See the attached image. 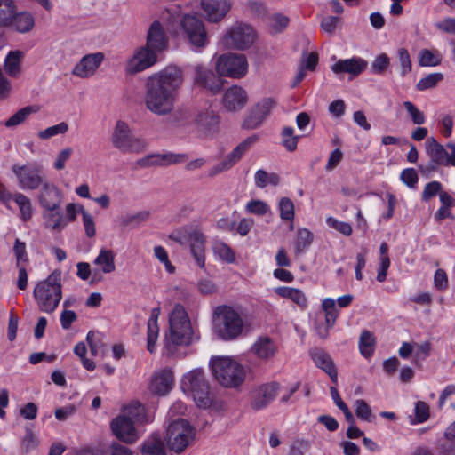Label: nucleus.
Returning <instances> with one entry per match:
<instances>
[{"mask_svg":"<svg viewBox=\"0 0 455 455\" xmlns=\"http://www.w3.org/2000/svg\"><path fill=\"white\" fill-rule=\"evenodd\" d=\"M183 81L182 69L174 65H169L151 75L145 84L144 101L147 109L157 116L171 114Z\"/></svg>","mask_w":455,"mask_h":455,"instance_id":"obj_1","label":"nucleus"},{"mask_svg":"<svg viewBox=\"0 0 455 455\" xmlns=\"http://www.w3.org/2000/svg\"><path fill=\"white\" fill-rule=\"evenodd\" d=\"M194 339V332L188 315L180 304L175 305L169 315V332L164 338V346L169 354L175 352L177 346H188Z\"/></svg>","mask_w":455,"mask_h":455,"instance_id":"obj_2","label":"nucleus"},{"mask_svg":"<svg viewBox=\"0 0 455 455\" xmlns=\"http://www.w3.org/2000/svg\"><path fill=\"white\" fill-rule=\"evenodd\" d=\"M40 311L52 313L62 298L61 272L54 270L45 280L39 282L33 292Z\"/></svg>","mask_w":455,"mask_h":455,"instance_id":"obj_3","label":"nucleus"},{"mask_svg":"<svg viewBox=\"0 0 455 455\" xmlns=\"http://www.w3.org/2000/svg\"><path fill=\"white\" fill-rule=\"evenodd\" d=\"M214 329L224 340L239 337L244 327L241 314L230 306H219L214 310Z\"/></svg>","mask_w":455,"mask_h":455,"instance_id":"obj_4","label":"nucleus"},{"mask_svg":"<svg viewBox=\"0 0 455 455\" xmlns=\"http://www.w3.org/2000/svg\"><path fill=\"white\" fill-rule=\"evenodd\" d=\"M210 366L214 378L226 387H238L245 379V371L243 365L230 357L212 358Z\"/></svg>","mask_w":455,"mask_h":455,"instance_id":"obj_5","label":"nucleus"},{"mask_svg":"<svg viewBox=\"0 0 455 455\" xmlns=\"http://www.w3.org/2000/svg\"><path fill=\"white\" fill-rule=\"evenodd\" d=\"M182 390L191 395L200 408L212 405L210 387L202 369H194L186 373L181 380Z\"/></svg>","mask_w":455,"mask_h":455,"instance_id":"obj_6","label":"nucleus"},{"mask_svg":"<svg viewBox=\"0 0 455 455\" xmlns=\"http://www.w3.org/2000/svg\"><path fill=\"white\" fill-rule=\"evenodd\" d=\"M111 142L113 146L124 153H140L146 148L145 141L136 137L127 123L118 120L116 123Z\"/></svg>","mask_w":455,"mask_h":455,"instance_id":"obj_7","label":"nucleus"},{"mask_svg":"<svg viewBox=\"0 0 455 455\" xmlns=\"http://www.w3.org/2000/svg\"><path fill=\"white\" fill-rule=\"evenodd\" d=\"M446 148L451 150V154L434 137L427 139L426 153L430 158L427 166L428 171H435L440 165L455 167V143L449 142Z\"/></svg>","mask_w":455,"mask_h":455,"instance_id":"obj_8","label":"nucleus"},{"mask_svg":"<svg viewBox=\"0 0 455 455\" xmlns=\"http://www.w3.org/2000/svg\"><path fill=\"white\" fill-rule=\"evenodd\" d=\"M194 436V428L183 419L172 422L166 430L168 445L177 453L183 451L190 444Z\"/></svg>","mask_w":455,"mask_h":455,"instance_id":"obj_9","label":"nucleus"},{"mask_svg":"<svg viewBox=\"0 0 455 455\" xmlns=\"http://www.w3.org/2000/svg\"><path fill=\"white\" fill-rule=\"evenodd\" d=\"M216 70L221 76L243 77L248 71L247 59L241 53L222 54L216 61Z\"/></svg>","mask_w":455,"mask_h":455,"instance_id":"obj_10","label":"nucleus"},{"mask_svg":"<svg viewBox=\"0 0 455 455\" xmlns=\"http://www.w3.org/2000/svg\"><path fill=\"white\" fill-rule=\"evenodd\" d=\"M12 171L17 178L19 188L22 190H36L45 182L43 179L42 167L37 164H14Z\"/></svg>","mask_w":455,"mask_h":455,"instance_id":"obj_11","label":"nucleus"},{"mask_svg":"<svg viewBox=\"0 0 455 455\" xmlns=\"http://www.w3.org/2000/svg\"><path fill=\"white\" fill-rule=\"evenodd\" d=\"M259 140L257 134L251 135L240 142L222 161L215 164L209 171V175L213 177L219 173L230 170L250 148Z\"/></svg>","mask_w":455,"mask_h":455,"instance_id":"obj_12","label":"nucleus"},{"mask_svg":"<svg viewBox=\"0 0 455 455\" xmlns=\"http://www.w3.org/2000/svg\"><path fill=\"white\" fill-rule=\"evenodd\" d=\"M254 38V30L250 25L235 23L224 36L223 44L227 47L245 50L253 44Z\"/></svg>","mask_w":455,"mask_h":455,"instance_id":"obj_13","label":"nucleus"},{"mask_svg":"<svg viewBox=\"0 0 455 455\" xmlns=\"http://www.w3.org/2000/svg\"><path fill=\"white\" fill-rule=\"evenodd\" d=\"M180 26L192 45L197 48L207 45L208 36L201 19L196 15L186 14L180 20Z\"/></svg>","mask_w":455,"mask_h":455,"instance_id":"obj_14","label":"nucleus"},{"mask_svg":"<svg viewBox=\"0 0 455 455\" xmlns=\"http://www.w3.org/2000/svg\"><path fill=\"white\" fill-rule=\"evenodd\" d=\"M275 103L274 98L267 97L262 99L249 110L242 127L246 130H253L259 127L270 114Z\"/></svg>","mask_w":455,"mask_h":455,"instance_id":"obj_15","label":"nucleus"},{"mask_svg":"<svg viewBox=\"0 0 455 455\" xmlns=\"http://www.w3.org/2000/svg\"><path fill=\"white\" fill-rule=\"evenodd\" d=\"M170 237L180 244H183L185 242H188L189 243L190 252L197 266L200 268H204L206 238L200 231L194 230L190 232L187 237L174 235H172Z\"/></svg>","mask_w":455,"mask_h":455,"instance_id":"obj_16","label":"nucleus"},{"mask_svg":"<svg viewBox=\"0 0 455 455\" xmlns=\"http://www.w3.org/2000/svg\"><path fill=\"white\" fill-rule=\"evenodd\" d=\"M279 390L280 385L275 381L255 387L251 392V408L254 411L265 409L275 400Z\"/></svg>","mask_w":455,"mask_h":455,"instance_id":"obj_17","label":"nucleus"},{"mask_svg":"<svg viewBox=\"0 0 455 455\" xmlns=\"http://www.w3.org/2000/svg\"><path fill=\"white\" fill-rule=\"evenodd\" d=\"M193 84L195 86L210 92L212 94H217L222 88V80L216 76L212 70L203 64H197L194 67Z\"/></svg>","mask_w":455,"mask_h":455,"instance_id":"obj_18","label":"nucleus"},{"mask_svg":"<svg viewBox=\"0 0 455 455\" xmlns=\"http://www.w3.org/2000/svg\"><path fill=\"white\" fill-rule=\"evenodd\" d=\"M158 52L147 45L140 47L127 63V71L131 74L143 71L157 61Z\"/></svg>","mask_w":455,"mask_h":455,"instance_id":"obj_19","label":"nucleus"},{"mask_svg":"<svg viewBox=\"0 0 455 455\" xmlns=\"http://www.w3.org/2000/svg\"><path fill=\"white\" fill-rule=\"evenodd\" d=\"M110 426L116 438L126 443H132L139 437L134 422L126 416L116 417L111 421Z\"/></svg>","mask_w":455,"mask_h":455,"instance_id":"obj_20","label":"nucleus"},{"mask_svg":"<svg viewBox=\"0 0 455 455\" xmlns=\"http://www.w3.org/2000/svg\"><path fill=\"white\" fill-rule=\"evenodd\" d=\"M62 201L60 189L53 183L45 181L40 189L38 202L47 211H55L60 208Z\"/></svg>","mask_w":455,"mask_h":455,"instance_id":"obj_21","label":"nucleus"},{"mask_svg":"<svg viewBox=\"0 0 455 455\" xmlns=\"http://www.w3.org/2000/svg\"><path fill=\"white\" fill-rule=\"evenodd\" d=\"M232 6L231 0H201V7L210 22L221 20Z\"/></svg>","mask_w":455,"mask_h":455,"instance_id":"obj_22","label":"nucleus"},{"mask_svg":"<svg viewBox=\"0 0 455 455\" xmlns=\"http://www.w3.org/2000/svg\"><path fill=\"white\" fill-rule=\"evenodd\" d=\"M248 101L247 92L241 86L233 85L224 93L222 103L224 108L230 112L243 109Z\"/></svg>","mask_w":455,"mask_h":455,"instance_id":"obj_23","label":"nucleus"},{"mask_svg":"<svg viewBox=\"0 0 455 455\" xmlns=\"http://www.w3.org/2000/svg\"><path fill=\"white\" fill-rule=\"evenodd\" d=\"M103 60L102 52L87 54L74 67L72 73L81 78L90 77L95 73Z\"/></svg>","mask_w":455,"mask_h":455,"instance_id":"obj_24","label":"nucleus"},{"mask_svg":"<svg viewBox=\"0 0 455 455\" xmlns=\"http://www.w3.org/2000/svg\"><path fill=\"white\" fill-rule=\"evenodd\" d=\"M174 376L171 369L165 368L156 372L150 380L149 389L158 395H167L173 387Z\"/></svg>","mask_w":455,"mask_h":455,"instance_id":"obj_25","label":"nucleus"},{"mask_svg":"<svg viewBox=\"0 0 455 455\" xmlns=\"http://www.w3.org/2000/svg\"><path fill=\"white\" fill-rule=\"evenodd\" d=\"M367 66L368 63L365 60L359 57H353L351 59L338 60L331 67V69L337 75L347 73L352 77H355L363 72Z\"/></svg>","mask_w":455,"mask_h":455,"instance_id":"obj_26","label":"nucleus"},{"mask_svg":"<svg viewBox=\"0 0 455 455\" xmlns=\"http://www.w3.org/2000/svg\"><path fill=\"white\" fill-rule=\"evenodd\" d=\"M146 45L158 53L167 48L168 38L158 20H155L150 25L147 33Z\"/></svg>","mask_w":455,"mask_h":455,"instance_id":"obj_27","label":"nucleus"},{"mask_svg":"<svg viewBox=\"0 0 455 455\" xmlns=\"http://www.w3.org/2000/svg\"><path fill=\"white\" fill-rule=\"evenodd\" d=\"M310 356L315 364L326 372L335 384L338 382V371L331 355L321 348H313Z\"/></svg>","mask_w":455,"mask_h":455,"instance_id":"obj_28","label":"nucleus"},{"mask_svg":"<svg viewBox=\"0 0 455 455\" xmlns=\"http://www.w3.org/2000/svg\"><path fill=\"white\" fill-rule=\"evenodd\" d=\"M251 351L259 359L268 361L275 356L277 347L272 339L267 336H260L251 346Z\"/></svg>","mask_w":455,"mask_h":455,"instance_id":"obj_29","label":"nucleus"},{"mask_svg":"<svg viewBox=\"0 0 455 455\" xmlns=\"http://www.w3.org/2000/svg\"><path fill=\"white\" fill-rule=\"evenodd\" d=\"M188 156L186 154H175V153H166V154H157L150 156L147 158H143L139 161V164L141 166H149V165H169L175 164L180 163H184L188 160Z\"/></svg>","mask_w":455,"mask_h":455,"instance_id":"obj_30","label":"nucleus"},{"mask_svg":"<svg viewBox=\"0 0 455 455\" xmlns=\"http://www.w3.org/2000/svg\"><path fill=\"white\" fill-rule=\"evenodd\" d=\"M11 200L14 201L18 205L20 210V218L21 220L26 222L31 220L33 215V206L29 197L20 192H16L13 193Z\"/></svg>","mask_w":455,"mask_h":455,"instance_id":"obj_31","label":"nucleus"},{"mask_svg":"<svg viewBox=\"0 0 455 455\" xmlns=\"http://www.w3.org/2000/svg\"><path fill=\"white\" fill-rule=\"evenodd\" d=\"M35 21L33 16L27 12L13 13L11 20V25L16 31L26 33L31 30L34 27Z\"/></svg>","mask_w":455,"mask_h":455,"instance_id":"obj_32","label":"nucleus"},{"mask_svg":"<svg viewBox=\"0 0 455 455\" xmlns=\"http://www.w3.org/2000/svg\"><path fill=\"white\" fill-rule=\"evenodd\" d=\"M196 124L205 133L213 132L219 124V116L212 110L200 113L196 117Z\"/></svg>","mask_w":455,"mask_h":455,"instance_id":"obj_33","label":"nucleus"},{"mask_svg":"<svg viewBox=\"0 0 455 455\" xmlns=\"http://www.w3.org/2000/svg\"><path fill=\"white\" fill-rule=\"evenodd\" d=\"M94 264L99 266L104 274L114 272L116 269L114 252L111 250L101 249L94 259Z\"/></svg>","mask_w":455,"mask_h":455,"instance_id":"obj_34","label":"nucleus"},{"mask_svg":"<svg viewBox=\"0 0 455 455\" xmlns=\"http://www.w3.org/2000/svg\"><path fill=\"white\" fill-rule=\"evenodd\" d=\"M37 108L35 106H27L20 110H18L15 114H13L11 117L4 122V124L7 128H13L21 124H23L32 114L37 112Z\"/></svg>","mask_w":455,"mask_h":455,"instance_id":"obj_35","label":"nucleus"},{"mask_svg":"<svg viewBox=\"0 0 455 455\" xmlns=\"http://www.w3.org/2000/svg\"><path fill=\"white\" fill-rule=\"evenodd\" d=\"M149 218V212L140 211L133 213H127L120 218L122 228H136Z\"/></svg>","mask_w":455,"mask_h":455,"instance_id":"obj_36","label":"nucleus"},{"mask_svg":"<svg viewBox=\"0 0 455 455\" xmlns=\"http://www.w3.org/2000/svg\"><path fill=\"white\" fill-rule=\"evenodd\" d=\"M23 53L20 51H12L4 61V69L11 76H17L20 71V60Z\"/></svg>","mask_w":455,"mask_h":455,"instance_id":"obj_37","label":"nucleus"},{"mask_svg":"<svg viewBox=\"0 0 455 455\" xmlns=\"http://www.w3.org/2000/svg\"><path fill=\"white\" fill-rule=\"evenodd\" d=\"M375 338L369 331H363L359 339V349L361 355L370 358L374 353Z\"/></svg>","mask_w":455,"mask_h":455,"instance_id":"obj_38","label":"nucleus"},{"mask_svg":"<svg viewBox=\"0 0 455 455\" xmlns=\"http://www.w3.org/2000/svg\"><path fill=\"white\" fill-rule=\"evenodd\" d=\"M254 181L257 188H264L267 185L277 186L280 183V177L277 173H268L259 169L255 173Z\"/></svg>","mask_w":455,"mask_h":455,"instance_id":"obj_39","label":"nucleus"},{"mask_svg":"<svg viewBox=\"0 0 455 455\" xmlns=\"http://www.w3.org/2000/svg\"><path fill=\"white\" fill-rule=\"evenodd\" d=\"M133 422H144L146 420L145 408L139 402H132L124 408V415Z\"/></svg>","mask_w":455,"mask_h":455,"instance_id":"obj_40","label":"nucleus"},{"mask_svg":"<svg viewBox=\"0 0 455 455\" xmlns=\"http://www.w3.org/2000/svg\"><path fill=\"white\" fill-rule=\"evenodd\" d=\"M313 242V234L307 228H300L297 232L295 241V251L297 254L303 252Z\"/></svg>","mask_w":455,"mask_h":455,"instance_id":"obj_41","label":"nucleus"},{"mask_svg":"<svg viewBox=\"0 0 455 455\" xmlns=\"http://www.w3.org/2000/svg\"><path fill=\"white\" fill-rule=\"evenodd\" d=\"M14 12L15 5L12 0H0V26H8Z\"/></svg>","mask_w":455,"mask_h":455,"instance_id":"obj_42","label":"nucleus"},{"mask_svg":"<svg viewBox=\"0 0 455 455\" xmlns=\"http://www.w3.org/2000/svg\"><path fill=\"white\" fill-rule=\"evenodd\" d=\"M50 212L46 216V227L51 230L60 231L66 227L67 221L58 210Z\"/></svg>","mask_w":455,"mask_h":455,"instance_id":"obj_43","label":"nucleus"},{"mask_svg":"<svg viewBox=\"0 0 455 455\" xmlns=\"http://www.w3.org/2000/svg\"><path fill=\"white\" fill-rule=\"evenodd\" d=\"M443 79L442 73H431L421 78L416 84L418 91H426L435 88Z\"/></svg>","mask_w":455,"mask_h":455,"instance_id":"obj_44","label":"nucleus"},{"mask_svg":"<svg viewBox=\"0 0 455 455\" xmlns=\"http://www.w3.org/2000/svg\"><path fill=\"white\" fill-rule=\"evenodd\" d=\"M441 63V58L428 49H422L419 52V65L420 67H435Z\"/></svg>","mask_w":455,"mask_h":455,"instance_id":"obj_45","label":"nucleus"},{"mask_svg":"<svg viewBox=\"0 0 455 455\" xmlns=\"http://www.w3.org/2000/svg\"><path fill=\"white\" fill-rule=\"evenodd\" d=\"M282 144L290 152L297 148V144L299 136L294 135V129L292 127H284L282 131Z\"/></svg>","mask_w":455,"mask_h":455,"instance_id":"obj_46","label":"nucleus"},{"mask_svg":"<svg viewBox=\"0 0 455 455\" xmlns=\"http://www.w3.org/2000/svg\"><path fill=\"white\" fill-rule=\"evenodd\" d=\"M213 252L215 255H217L220 259L228 262V263H233L235 259V254L231 248L222 243V242H217L213 245Z\"/></svg>","mask_w":455,"mask_h":455,"instance_id":"obj_47","label":"nucleus"},{"mask_svg":"<svg viewBox=\"0 0 455 455\" xmlns=\"http://www.w3.org/2000/svg\"><path fill=\"white\" fill-rule=\"evenodd\" d=\"M68 131V124L66 122H60L58 124L50 126L38 132V137L42 140H49L50 138L59 135L65 134Z\"/></svg>","mask_w":455,"mask_h":455,"instance_id":"obj_48","label":"nucleus"},{"mask_svg":"<svg viewBox=\"0 0 455 455\" xmlns=\"http://www.w3.org/2000/svg\"><path fill=\"white\" fill-rule=\"evenodd\" d=\"M355 407L356 416L362 420L371 422L375 419L370 406L364 400H356L355 403Z\"/></svg>","mask_w":455,"mask_h":455,"instance_id":"obj_49","label":"nucleus"},{"mask_svg":"<svg viewBox=\"0 0 455 455\" xmlns=\"http://www.w3.org/2000/svg\"><path fill=\"white\" fill-rule=\"evenodd\" d=\"M280 217L283 220H293L294 204L289 197H282L279 201Z\"/></svg>","mask_w":455,"mask_h":455,"instance_id":"obj_50","label":"nucleus"},{"mask_svg":"<svg viewBox=\"0 0 455 455\" xmlns=\"http://www.w3.org/2000/svg\"><path fill=\"white\" fill-rule=\"evenodd\" d=\"M80 213L82 214V221L86 236L89 238L94 237L96 235V228L93 216L87 212L84 207L80 208Z\"/></svg>","mask_w":455,"mask_h":455,"instance_id":"obj_51","label":"nucleus"},{"mask_svg":"<svg viewBox=\"0 0 455 455\" xmlns=\"http://www.w3.org/2000/svg\"><path fill=\"white\" fill-rule=\"evenodd\" d=\"M13 253L16 259V267H20V265H26L28 262L26 243L21 242L19 238L15 240Z\"/></svg>","mask_w":455,"mask_h":455,"instance_id":"obj_52","label":"nucleus"},{"mask_svg":"<svg viewBox=\"0 0 455 455\" xmlns=\"http://www.w3.org/2000/svg\"><path fill=\"white\" fill-rule=\"evenodd\" d=\"M397 58L401 68V76H405L411 71V60L409 52L405 48H399Z\"/></svg>","mask_w":455,"mask_h":455,"instance_id":"obj_53","label":"nucleus"},{"mask_svg":"<svg viewBox=\"0 0 455 455\" xmlns=\"http://www.w3.org/2000/svg\"><path fill=\"white\" fill-rule=\"evenodd\" d=\"M403 107L411 116L413 124L421 125L425 123L426 117L424 113L419 110L412 102L404 101Z\"/></svg>","mask_w":455,"mask_h":455,"instance_id":"obj_54","label":"nucleus"},{"mask_svg":"<svg viewBox=\"0 0 455 455\" xmlns=\"http://www.w3.org/2000/svg\"><path fill=\"white\" fill-rule=\"evenodd\" d=\"M390 64V59L386 53H381L371 63V71L374 74H383Z\"/></svg>","mask_w":455,"mask_h":455,"instance_id":"obj_55","label":"nucleus"},{"mask_svg":"<svg viewBox=\"0 0 455 455\" xmlns=\"http://www.w3.org/2000/svg\"><path fill=\"white\" fill-rule=\"evenodd\" d=\"M246 211L250 213L263 216L269 212V206L261 200H251L246 204Z\"/></svg>","mask_w":455,"mask_h":455,"instance_id":"obj_56","label":"nucleus"},{"mask_svg":"<svg viewBox=\"0 0 455 455\" xmlns=\"http://www.w3.org/2000/svg\"><path fill=\"white\" fill-rule=\"evenodd\" d=\"M159 327L157 323L148 322V350L154 353L156 343L158 338Z\"/></svg>","mask_w":455,"mask_h":455,"instance_id":"obj_57","label":"nucleus"},{"mask_svg":"<svg viewBox=\"0 0 455 455\" xmlns=\"http://www.w3.org/2000/svg\"><path fill=\"white\" fill-rule=\"evenodd\" d=\"M442 188L443 186L439 181H431L427 183L422 192V200L427 202L435 195H440Z\"/></svg>","mask_w":455,"mask_h":455,"instance_id":"obj_58","label":"nucleus"},{"mask_svg":"<svg viewBox=\"0 0 455 455\" xmlns=\"http://www.w3.org/2000/svg\"><path fill=\"white\" fill-rule=\"evenodd\" d=\"M144 455H166L161 442H147L142 446Z\"/></svg>","mask_w":455,"mask_h":455,"instance_id":"obj_59","label":"nucleus"},{"mask_svg":"<svg viewBox=\"0 0 455 455\" xmlns=\"http://www.w3.org/2000/svg\"><path fill=\"white\" fill-rule=\"evenodd\" d=\"M432 346L428 341L416 344L414 346L415 363H418L419 361H424L429 355Z\"/></svg>","mask_w":455,"mask_h":455,"instance_id":"obj_60","label":"nucleus"},{"mask_svg":"<svg viewBox=\"0 0 455 455\" xmlns=\"http://www.w3.org/2000/svg\"><path fill=\"white\" fill-rule=\"evenodd\" d=\"M326 222L330 227L338 230L339 232H340L341 234H343L347 236H348L352 234V231H353L352 227L347 222L339 221L333 217L327 218Z\"/></svg>","mask_w":455,"mask_h":455,"instance_id":"obj_61","label":"nucleus"},{"mask_svg":"<svg viewBox=\"0 0 455 455\" xmlns=\"http://www.w3.org/2000/svg\"><path fill=\"white\" fill-rule=\"evenodd\" d=\"M339 22L340 18L334 16H327L322 20L321 28L325 33L329 35H333Z\"/></svg>","mask_w":455,"mask_h":455,"instance_id":"obj_62","label":"nucleus"},{"mask_svg":"<svg viewBox=\"0 0 455 455\" xmlns=\"http://www.w3.org/2000/svg\"><path fill=\"white\" fill-rule=\"evenodd\" d=\"M73 153L72 148H65L59 152L54 162V168L56 170H63L66 165V162L68 161Z\"/></svg>","mask_w":455,"mask_h":455,"instance_id":"obj_63","label":"nucleus"},{"mask_svg":"<svg viewBox=\"0 0 455 455\" xmlns=\"http://www.w3.org/2000/svg\"><path fill=\"white\" fill-rule=\"evenodd\" d=\"M402 181L410 188H414L419 180L417 172L413 168L404 169L401 173Z\"/></svg>","mask_w":455,"mask_h":455,"instance_id":"obj_64","label":"nucleus"}]
</instances>
